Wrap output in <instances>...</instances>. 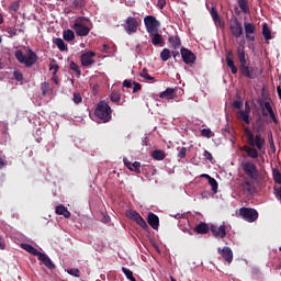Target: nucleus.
<instances>
[{
	"mask_svg": "<svg viewBox=\"0 0 281 281\" xmlns=\"http://www.w3.org/2000/svg\"><path fill=\"white\" fill-rule=\"evenodd\" d=\"M245 135L247 138L248 146H244V150L250 159H258L260 157V153H265V144L267 140L262 134H254L249 127L245 128Z\"/></svg>",
	"mask_w": 281,
	"mask_h": 281,
	"instance_id": "obj_1",
	"label": "nucleus"
},
{
	"mask_svg": "<svg viewBox=\"0 0 281 281\" xmlns=\"http://www.w3.org/2000/svg\"><path fill=\"white\" fill-rule=\"evenodd\" d=\"M15 58L21 64L24 65L26 68L34 67L38 60V55L34 53L32 49H26V53L23 54V50H16L15 52Z\"/></svg>",
	"mask_w": 281,
	"mask_h": 281,
	"instance_id": "obj_2",
	"label": "nucleus"
},
{
	"mask_svg": "<svg viewBox=\"0 0 281 281\" xmlns=\"http://www.w3.org/2000/svg\"><path fill=\"white\" fill-rule=\"evenodd\" d=\"M89 19L87 18H77L72 25V30H75L77 36H89L91 29L88 26Z\"/></svg>",
	"mask_w": 281,
	"mask_h": 281,
	"instance_id": "obj_3",
	"label": "nucleus"
},
{
	"mask_svg": "<svg viewBox=\"0 0 281 281\" xmlns=\"http://www.w3.org/2000/svg\"><path fill=\"white\" fill-rule=\"evenodd\" d=\"M94 115L104 123L111 122V106L109 103L105 101L99 102L94 111Z\"/></svg>",
	"mask_w": 281,
	"mask_h": 281,
	"instance_id": "obj_4",
	"label": "nucleus"
},
{
	"mask_svg": "<svg viewBox=\"0 0 281 281\" xmlns=\"http://www.w3.org/2000/svg\"><path fill=\"white\" fill-rule=\"evenodd\" d=\"M238 216L246 223H256L258 221V211L251 207H240Z\"/></svg>",
	"mask_w": 281,
	"mask_h": 281,
	"instance_id": "obj_5",
	"label": "nucleus"
},
{
	"mask_svg": "<svg viewBox=\"0 0 281 281\" xmlns=\"http://www.w3.org/2000/svg\"><path fill=\"white\" fill-rule=\"evenodd\" d=\"M241 170L249 177V179H258L259 172L258 168L256 167V164L251 161H245L241 164Z\"/></svg>",
	"mask_w": 281,
	"mask_h": 281,
	"instance_id": "obj_6",
	"label": "nucleus"
},
{
	"mask_svg": "<svg viewBox=\"0 0 281 281\" xmlns=\"http://www.w3.org/2000/svg\"><path fill=\"white\" fill-rule=\"evenodd\" d=\"M144 23L148 34H153L154 32H157V30H159V26L161 25V23L157 20V18L153 15L145 16Z\"/></svg>",
	"mask_w": 281,
	"mask_h": 281,
	"instance_id": "obj_7",
	"label": "nucleus"
},
{
	"mask_svg": "<svg viewBox=\"0 0 281 281\" xmlns=\"http://www.w3.org/2000/svg\"><path fill=\"white\" fill-rule=\"evenodd\" d=\"M125 214L127 218L137 223V225H139V227H143V229H146V227H148V224H146V221L144 220V217H142V215H139V213H137V211L127 210Z\"/></svg>",
	"mask_w": 281,
	"mask_h": 281,
	"instance_id": "obj_8",
	"label": "nucleus"
},
{
	"mask_svg": "<svg viewBox=\"0 0 281 281\" xmlns=\"http://www.w3.org/2000/svg\"><path fill=\"white\" fill-rule=\"evenodd\" d=\"M229 30H231V34L235 38H240V36H243V24L240 23V21H238L237 18H234L231 20Z\"/></svg>",
	"mask_w": 281,
	"mask_h": 281,
	"instance_id": "obj_9",
	"label": "nucleus"
},
{
	"mask_svg": "<svg viewBox=\"0 0 281 281\" xmlns=\"http://www.w3.org/2000/svg\"><path fill=\"white\" fill-rule=\"evenodd\" d=\"M250 113H251V106H249V102L246 101L245 109L238 111L237 117H238V120L244 122V124H251Z\"/></svg>",
	"mask_w": 281,
	"mask_h": 281,
	"instance_id": "obj_10",
	"label": "nucleus"
},
{
	"mask_svg": "<svg viewBox=\"0 0 281 281\" xmlns=\"http://www.w3.org/2000/svg\"><path fill=\"white\" fill-rule=\"evenodd\" d=\"M261 111L263 117H267L270 115L272 122L274 124H278V117H276V113L273 112V108L271 106V103L269 101H265L260 103Z\"/></svg>",
	"mask_w": 281,
	"mask_h": 281,
	"instance_id": "obj_11",
	"label": "nucleus"
},
{
	"mask_svg": "<svg viewBox=\"0 0 281 281\" xmlns=\"http://www.w3.org/2000/svg\"><path fill=\"white\" fill-rule=\"evenodd\" d=\"M244 30L246 35V41L254 43L256 41V25L254 23L245 22Z\"/></svg>",
	"mask_w": 281,
	"mask_h": 281,
	"instance_id": "obj_12",
	"label": "nucleus"
},
{
	"mask_svg": "<svg viewBox=\"0 0 281 281\" xmlns=\"http://www.w3.org/2000/svg\"><path fill=\"white\" fill-rule=\"evenodd\" d=\"M211 232L215 238H225L227 236V226H225V223L220 226L212 225Z\"/></svg>",
	"mask_w": 281,
	"mask_h": 281,
	"instance_id": "obj_13",
	"label": "nucleus"
},
{
	"mask_svg": "<svg viewBox=\"0 0 281 281\" xmlns=\"http://www.w3.org/2000/svg\"><path fill=\"white\" fill-rule=\"evenodd\" d=\"M95 52H87L81 54V65L83 67H91V65H95Z\"/></svg>",
	"mask_w": 281,
	"mask_h": 281,
	"instance_id": "obj_14",
	"label": "nucleus"
},
{
	"mask_svg": "<svg viewBox=\"0 0 281 281\" xmlns=\"http://www.w3.org/2000/svg\"><path fill=\"white\" fill-rule=\"evenodd\" d=\"M125 32L126 34H135L137 32L138 22L135 18L128 16L125 21Z\"/></svg>",
	"mask_w": 281,
	"mask_h": 281,
	"instance_id": "obj_15",
	"label": "nucleus"
},
{
	"mask_svg": "<svg viewBox=\"0 0 281 281\" xmlns=\"http://www.w3.org/2000/svg\"><path fill=\"white\" fill-rule=\"evenodd\" d=\"M180 54L186 65H194V61L196 60V55H194V53L190 49L181 48Z\"/></svg>",
	"mask_w": 281,
	"mask_h": 281,
	"instance_id": "obj_16",
	"label": "nucleus"
},
{
	"mask_svg": "<svg viewBox=\"0 0 281 281\" xmlns=\"http://www.w3.org/2000/svg\"><path fill=\"white\" fill-rule=\"evenodd\" d=\"M217 251L222 258L228 262V265H232V260H234V251H232V248L224 247V248H217Z\"/></svg>",
	"mask_w": 281,
	"mask_h": 281,
	"instance_id": "obj_17",
	"label": "nucleus"
},
{
	"mask_svg": "<svg viewBox=\"0 0 281 281\" xmlns=\"http://www.w3.org/2000/svg\"><path fill=\"white\" fill-rule=\"evenodd\" d=\"M123 164L132 172H136V175H140L142 173V164L139 161L131 162L126 158H124L123 159Z\"/></svg>",
	"mask_w": 281,
	"mask_h": 281,
	"instance_id": "obj_18",
	"label": "nucleus"
},
{
	"mask_svg": "<svg viewBox=\"0 0 281 281\" xmlns=\"http://www.w3.org/2000/svg\"><path fill=\"white\" fill-rule=\"evenodd\" d=\"M240 188L246 192V194H254V192H256V186L249 179H245L241 182Z\"/></svg>",
	"mask_w": 281,
	"mask_h": 281,
	"instance_id": "obj_19",
	"label": "nucleus"
},
{
	"mask_svg": "<svg viewBox=\"0 0 281 281\" xmlns=\"http://www.w3.org/2000/svg\"><path fill=\"white\" fill-rule=\"evenodd\" d=\"M37 258L40 262H43V265L47 267V269H50V270L56 269V266L47 255L40 252Z\"/></svg>",
	"mask_w": 281,
	"mask_h": 281,
	"instance_id": "obj_20",
	"label": "nucleus"
},
{
	"mask_svg": "<svg viewBox=\"0 0 281 281\" xmlns=\"http://www.w3.org/2000/svg\"><path fill=\"white\" fill-rule=\"evenodd\" d=\"M210 14L212 16L213 22L215 23L216 27H225V23L221 21V16H218V12L214 7H212Z\"/></svg>",
	"mask_w": 281,
	"mask_h": 281,
	"instance_id": "obj_21",
	"label": "nucleus"
},
{
	"mask_svg": "<svg viewBox=\"0 0 281 281\" xmlns=\"http://www.w3.org/2000/svg\"><path fill=\"white\" fill-rule=\"evenodd\" d=\"M241 74L246 76V78H250L254 80L256 78V71H258V68H249L247 66H240Z\"/></svg>",
	"mask_w": 281,
	"mask_h": 281,
	"instance_id": "obj_22",
	"label": "nucleus"
},
{
	"mask_svg": "<svg viewBox=\"0 0 281 281\" xmlns=\"http://www.w3.org/2000/svg\"><path fill=\"white\" fill-rule=\"evenodd\" d=\"M147 223L153 227V229L159 228V217L153 212L148 214Z\"/></svg>",
	"mask_w": 281,
	"mask_h": 281,
	"instance_id": "obj_23",
	"label": "nucleus"
},
{
	"mask_svg": "<svg viewBox=\"0 0 281 281\" xmlns=\"http://www.w3.org/2000/svg\"><path fill=\"white\" fill-rule=\"evenodd\" d=\"M55 212L64 218H69L71 216V212H69V210H67V206L65 205H57Z\"/></svg>",
	"mask_w": 281,
	"mask_h": 281,
	"instance_id": "obj_24",
	"label": "nucleus"
},
{
	"mask_svg": "<svg viewBox=\"0 0 281 281\" xmlns=\"http://www.w3.org/2000/svg\"><path fill=\"white\" fill-rule=\"evenodd\" d=\"M149 36L151 38V43L155 46L157 45H160L161 47L164 46V37L157 31H155L153 34H149Z\"/></svg>",
	"mask_w": 281,
	"mask_h": 281,
	"instance_id": "obj_25",
	"label": "nucleus"
},
{
	"mask_svg": "<svg viewBox=\"0 0 281 281\" xmlns=\"http://www.w3.org/2000/svg\"><path fill=\"white\" fill-rule=\"evenodd\" d=\"M21 247L29 254H32V256L38 257L41 255V251L38 249L34 248V246H32L30 244H22Z\"/></svg>",
	"mask_w": 281,
	"mask_h": 281,
	"instance_id": "obj_26",
	"label": "nucleus"
},
{
	"mask_svg": "<svg viewBox=\"0 0 281 281\" xmlns=\"http://www.w3.org/2000/svg\"><path fill=\"white\" fill-rule=\"evenodd\" d=\"M160 98H165V100H173L175 99V89L167 88L165 91L160 93Z\"/></svg>",
	"mask_w": 281,
	"mask_h": 281,
	"instance_id": "obj_27",
	"label": "nucleus"
},
{
	"mask_svg": "<svg viewBox=\"0 0 281 281\" xmlns=\"http://www.w3.org/2000/svg\"><path fill=\"white\" fill-rule=\"evenodd\" d=\"M237 56L241 67H245L247 65V59L245 58V47H239L237 49Z\"/></svg>",
	"mask_w": 281,
	"mask_h": 281,
	"instance_id": "obj_28",
	"label": "nucleus"
},
{
	"mask_svg": "<svg viewBox=\"0 0 281 281\" xmlns=\"http://www.w3.org/2000/svg\"><path fill=\"white\" fill-rule=\"evenodd\" d=\"M169 43L172 49H179L181 47V40L179 38V36L169 37Z\"/></svg>",
	"mask_w": 281,
	"mask_h": 281,
	"instance_id": "obj_29",
	"label": "nucleus"
},
{
	"mask_svg": "<svg viewBox=\"0 0 281 281\" xmlns=\"http://www.w3.org/2000/svg\"><path fill=\"white\" fill-rule=\"evenodd\" d=\"M54 45H56V47H58V49L60 52H67V45L65 44V41H63V38L57 37L53 41Z\"/></svg>",
	"mask_w": 281,
	"mask_h": 281,
	"instance_id": "obj_30",
	"label": "nucleus"
},
{
	"mask_svg": "<svg viewBox=\"0 0 281 281\" xmlns=\"http://www.w3.org/2000/svg\"><path fill=\"white\" fill-rule=\"evenodd\" d=\"M194 232H196V234H207L210 232V226L205 223H201L194 228Z\"/></svg>",
	"mask_w": 281,
	"mask_h": 281,
	"instance_id": "obj_31",
	"label": "nucleus"
},
{
	"mask_svg": "<svg viewBox=\"0 0 281 281\" xmlns=\"http://www.w3.org/2000/svg\"><path fill=\"white\" fill-rule=\"evenodd\" d=\"M262 36L266 41H271V38H273L271 36V29H269V25H267V23L262 24Z\"/></svg>",
	"mask_w": 281,
	"mask_h": 281,
	"instance_id": "obj_32",
	"label": "nucleus"
},
{
	"mask_svg": "<svg viewBox=\"0 0 281 281\" xmlns=\"http://www.w3.org/2000/svg\"><path fill=\"white\" fill-rule=\"evenodd\" d=\"M63 37H64V41H67V43H70V41H74V38H76V33H74V31L68 29L64 31Z\"/></svg>",
	"mask_w": 281,
	"mask_h": 281,
	"instance_id": "obj_33",
	"label": "nucleus"
},
{
	"mask_svg": "<svg viewBox=\"0 0 281 281\" xmlns=\"http://www.w3.org/2000/svg\"><path fill=\"white\" fill-rule=\"evenodd\" d=\"M232 53L228 54V56L226 57V63L229 67V69L232 70V74H238V68H236V65H234V59H232Z\"/></svg>",
	"mask_w": 281,
	"mask_h": 281,
	"instance_id": "obj_34",
	"label": "nucleus"
},
{
	"mask_svg": "<svg viewBox=\"0 0 281 281\" xmlns=\"http://www.w3.org/2000/svg\"><path fill=\"white\" fill-rule=\"evenodd\" d=\"M140 78H144V80H147L148 82H155V77L150 76L148 74V70L143 69L139 74Z\"/></svg>",
	"mask_w": 281,
	"mask_h": 281,
	"instance_id": "obj_35",
	"label": "nucleus"
},
{
	"mask_svg": "<svg viewBox=\"0 0 281 281\" xmlns=\"http://www.w3.org/2000/svg\"><path fill=\"white\" fill-rule=\"evenodd\" d=\"M272 176L276 183L281 186V172L278 168L272 169Z\"/></svg>",
	"mask_w": 281,
	"mask_h": 281,
	"instance_id": "obj_36",
	"label": "nucleus"
},
{
	"mask_svg": "<svg viewBox=\"0 0 281 281\" xmlns=\"http://www.w3.org/2000/svg\"><path fill=\"white\" fill-rule=\"evenodd\" d=\"M19 32H24L23 29H14L12 26L7 29V34H9V38H12V36H19Z\"/></svg>",
	"mask_w": 281,
	"mask_h": 281,
	"instance_id": "obj_37",
	"label": "nucleus"
},
{
	"mask_svg": "<svg viewBox=\"0 0 281 281\" xmlns=\"http://www.w3.org/2000/svg\"><path fill=\"white\" fill-rule=\"evenodd\" d=\"M153 157L157 161H164V159H166V154L162 150H155L153 151Z\"/></svg>",
	"mask_w": 281,
	"mask_h": 281,
	"instance_id": "obj_38",
	"label": "nucleus"
},
{
	"mask_svg": "<svg viewBox=\"0 0 281 281\" xmlns=\"http://www.w3.org/2000/svg\"><path fill=\"white\" fill-rule=\"evenodd\" d=\"M238 5L245 14H249V5L247 4V0H238Z\"/></svg>",
	"mask_w": 281,
	"mask_h": 281,
	"instance_id": "obj_39",
	"label": "nucleus"
},
{
	"mask_svg": "<svg viewBox=\"0 0 281 281\" xmlns=\"http://www.w3.org/2000/svg\"><path fill=\"white\" fill-rule=\"evenodd\" d=\"M209 186H211L213 194H216V192H218V182H216V179L210 178Z\"/></svg>",
	"mask_w": 281,
	"mask_h": 281,
	"instance_id": "obj_40",
	"label": "nucleus"
},
{
	"mask_svg": "<svg viewBox=\"0 0 281 281\" xmlns=\"http://www.w3.org/2000/svg\"><path fill=\"white\" fill-rule=\"evenodd\" d=\"M170 56H171L170 49L168 48L162 49L160 53V58L161 60H164V63H166L167 60H170Z\"/></svg>",
	"mask_w": 281,
	"mask_h": 281,
	"instance_id": "obj_41",
	"label": "nucleus"
},
{
	"mask_svg": "<svg viewBox=\"0 0 281 281\" xmlns=\"http://www.w3.org/2000/svg\"><path fill=\"white\" fill-rule=\"evenodd\" d=\"M123 273L126 276L127 280L135 281V277H133V271L128 268H122Z\"/></svg>",
	"mask_w": 281,
	"mask_h": 281,
	"instance_id": "obj_42",
	"label": "nucleus"
},
{
	"mask_svg": "<svg viewBox=\"0 0 281 281\" xmlns=\"http://www.w3.org/2000/svg\"><path fill=\"white\" fill-rule=\"evenodd\" d=\"M66 272L74 278H80V270L78 268L67 269Z\"/></svg>",
	"mask_w": 281,
	"mask_h": 281,
	"instance_id": "obj_43",
	"label": "nucleus"
},
{
	"mask_svg": "<svg viewBox=\"0 0 281 281\" xmlns=\"http://www.w3.org/2000/svg\"><path fill=\"white\" fill-rule=\"evenodd\" d=\"M201 135L202 137H207V139H210V137H214V133L210 128H203L201 131Z\"/></svg>",
	"mask_w": 281,
	"mask_h": 281,
	"instance_id": "obj_44",
	"label": "nucleus"
},
{
	"mask_svg": "<svg viewBox=\"0 0 281 281\" xmlns=\"http://www.w3.org/2000/svg\"><path fill=\"white\" fill-rule=\"evenodd\" d=\"M41 91L42 95H47V93H49V82H43L41 85Z\"/></svg>",
	"mask_w": 281,
	"mask_h": 281,
	"instance_id": "obj_45",
	"label": "nucleus"
},
{
	"mask_svg": "<svg viewBox=\"0 0 281 281\" xmlns=\"http://www.w3.org/2000/svg\"><path fill=\"white\" fill-rule=\"evenodd\" d=\"M69 69H71V71H76L77 76L81 75L80 67L75 61H70Z\"/></svg>",
	"mask_w": 281,
	"mask_h": 281,
	"instance_id": "obj_46",
	"label": "nucleus"
},
{
	"mask_svg": "<svg viewBox=\"0 0 281 281\" xmlns=\"http://www.w3.org/2000/svg\"><path fill=\"white\" fill-rule=\"evenodd\" d=\"M13 76L18 82H23V72L20 70H14Z\"/></svg>",
	"mask_w": 281,
	"mask_h": 281,
	"instance_id": "obj_47",
	"label": "nucleus"
},
{
	"mask_svg": "<svg viewBox=\"0 0 281 281\" xmlns=\"http://www.w3.org/2000/svg\"><path fill=\"white\" fill-rule=\"evenodd\" d=\"M112 102H120V92L113 90L111 95H110Z\"/></svg>",
	"mask_w": 281,
	"mask_h": 281,
	"instance_id": "obj_48",
	"label": "nucleus"
},
{
	"mask_svg": "<svg viewBox=\"0 0 281 281\" xmlns=\"http://www.w3.org/2000/svg\"><path fill=\"white\" fill-rule=\"evenodd\" d=\"M187 153H188V149L186 147H181L179 153H178L179 159H186V154Z\"/></svg>",
	"mask_w": 281,
	"mask_h": 281,
	"instance_id": "obj_49",
	"label": "nucleus"
},
{
	"mask_svg": "<svg viewBox=\"0 0 281 281\" xmlns=\"http://www.w3.org/2000/svg\"><path fill=\"white\" fill-rule=\"evenodd\" d=\"M273 190H274L273 194H274L276 199H278L280 201L281 200V187H274Z\"/></svg>",
	"mask_w": 281,
	"mask_h": 281,
	"instance_id": "obj_50",
	"label": "nucleus"
},
{
	"mask_svg": "<svg viewBox=\"0 0 281 281\" xmlns=\"http://www.w3.org/2000/svg\"><path fill=\"white\" fill-rule=\"evenodd\" d=\"M72 100L75 104H80V102H82V97L80 95V93H75Z\"/></svg>",
	"mask_w": 281,
	"mask_h": 281,
	"instance_id": "obj_51",
	"label": "nucleus"
},
{
	"mask_svg": "<svg viewBox=\"0 0 281 281\" xmlns=\"http://www.w3.org/2000/svg\"><path fill=\"white\" fill-rule=\"evenodd\" d=\"M19 8H20L19 2H12L10 5V10L12 12H19Z\"/></svg>",
	"mask_w": 281,
	"mask_h": 281,
	"instance_id": "obj_52",
	"label": "nucleus"
},
{
	"mask_svg": "<svg viewBox=\"0 0 281 281\" xmlns=\"http://www.w3.org/2000/svg\"><path fill=\"white\" fill-rule=\"evenodd\" d=\"M233 106L234 109H243V101H234Z\"/></svg>",
	"mask_w": 281,
	"mask_h": 281,
	"instance_id": "obj_53",
	"label": "nucleus"
},
{
	"mask_svg": "<svg viewBox=\"0 0 281 281\" xmlns=\"http://www.w3.org/2000/svg\"><path fill=\"white\" fill-rule=\"evenodd\" d=\"M49 69H50V71L54 70L53 74H54V76H56V74H58L59 67L57 64H53V65H50Z\"/></svg>",
	"mask_w": 281,
	"mask_h": 281,
	"instance_id": "obj_54",
	"label": "nucleus"
},
{
	"mask_svg": "<svg viewBox=\"0 0 281 281\" xmlns=\"http://www.w3.org/2000/svg\"><path fill=\"white\" fill-rule=\"evenodd\" d=\"M204 157L209 161H212V159H214V157H212V153H210L209 150H204Z\"/></svg>",
	"mask_w": 281,
	"mask_h": 281,
	"instance_id": "obj_55",
	"label": "nucleus"
},
{
	"mask_svg": "<svg viewBox=\"0 0 281 281\" xmlns=\"http://www.w3.org/2000/svg\"><path fill=\"white\" fill-rule=\"evenodd\" d=\"M157 5L159 10H164V8H166V0H158Z\"/></svg>",
	"mask_w": 281,
	"mask_h": 281,
	"instance_id": "obj_56",
	"label": "nucleus"
},
{
	"mask_svg": "<svg viewBox=\"0 0 281 281\" xmlns=\"http://www.w3.org/2000/svg\"><path fill=\"white\" fill-rule=\"evenodd\" d=\"M142 89V85L134 81L133 93H137Z\"/></svg>",
	"mask_w": 281,
	"mask_h": 281,
	"instance_id": "obj_57",
	"label": "nucleus"
},
{
	"mask_svg": "<svg viewBox=\"0 0 281 281\" xmlns=\"http://www.w3.org/2000/svg\"><path fill=\"white\" fill-rule=\"evenodd\" d=\"M123 87H126V89H131V87H133V83L131 80L126 79L123 81Z\"/></svg>",
	"mask_w": 281,
	"mask_h": 281,
	"instance_id": "obj_58",
	"label": "nucleus"
},
{
	"mask_svg": "<svg viewBox=\"0 0 281 281\" xmlns=\"http://www.w3.org/2000/svg\"><path fill=\"white\" fill-rule=\"evenodd\" d=\"M0 249H5V239L0 236Z\"/></svg>",
	"mask_w": 281,
	"mask_h": 281,
	"instance_id": "obj_59",
	"label": "nucleus"
},
{
	"mask_svg": "<svg viewBox=\"0 0 281 281\" xmlns=\"http://www.w3.org/2000/svg\"><path fill=\"white\" fill-rule=\"evenodd\" d=\"M7 165H8V162H5V159L0 158V170H1V168H4V166H7Z\"/></svg>",
	"mask_w": 281,
	"mask_h": 281,
	"instance_id": "obj_60",
	"label": "nucleus"
},
{
	"mask_svg": "<svg viewBox=\"0 0 281 281\" xmlns=\"http://www.w3.org/2000/svg\"><path fill=\"white\" fill-rule=\"evenodd\" d=\"M142 143H143V146H148V137L147 136L143 137Z\"/></svg>",
	"mask_w": 281,
	"mask_h": 281,
	"instance_id": "obj_61",
	"label": "nucleus"
},
{
	"mask_svg": "<svg viewBox=\"0 0 281 281\" xmlns=\"http://www.w3.org/2000/svg\"><path fill=\"white\" fill-rule=\"evenodd\" d=\"M201 177L204 179H207V181H210V179H212V177L207 173H202Z\"/></svg>",
	"mask_w": 281,
	"mask_h": 281,
	"instance_id": "obj_62",
	"label": "nucleus"
},
{
	"mask_svg": "<svg viewBox=\"0 0 281 281\" xmlns=\"http://www.w3.org/2000/svg\"><path fill=\"white\" fill-rule=\"evenodd\" d=\"M52 80L55 82V85H59L58 77L56 75L53 76Z\"/></svg>",
	"mask_w": 281,
	"mask_h": 281,
	"instance_id": "obj_63",
	"label": "nucleus"
},
{
	"mask_svg": "<svg viewBox=\"0 0 281 281\" xmlns=\"http://www.w3.org/2000/svg\"><path fill=\"white\" fill-rule=\"evenodd\" d=\"M103 49H110V46H109V44H103Z\"/></svg>",
	"mask_w": 281,
	"mask_h": 281,
	"instance_id": "obj_64",
	"label": "nucleus"
}]
</instances>
